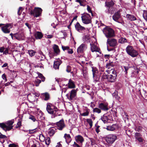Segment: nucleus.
<instances>
[{
	"instance_id": "obj_23",
	"label": "nucleus",
	"mask_w": 147,
	"mask_h": 147,
	"mask_svg": "<svg viewBox=\"0 0 147 147\" xmlns=\"http://www.w3.org/2000/svg\"><path fill=\"white\" fill-rule=\"evenodd\" d=\"M110 117L109 116L108 117L106 115V114H104L102 117H101V119L104 123L107 122L108 121H111V119L109 118Z\"/></svg>"
},
{
	"instance_id": "obj_36",
	"label": "nucleus",
	"mask_w": 147,
	"mask_h": 147,
	"mask_svg": "<svg viewBox=\"0 0 147 147\" xmlns=\"http://www.w3.org/2000/svg\"><path fill=\"white\" fill-rule=\"evenodd\" d=\"M28 53L29 55L32 57L35 55L36 52L33 50H30L28 51Z\"/></svg>"
},
{
	"instance_id": "obj_56",
	"label": "nucleus",
	"mask_w": 147,
	"mask_h": 147,
	"mask_svg": "<svg viewBox=\"0 0 147 147\" xmlns=\"http://www.w3.org/2000/svg\"><path fill=\"white\" fill-rule=\"evenodd\" d=\"M76 1L77 2L79 3L80 6L84 7L85 6V5H84L81 3V0H76Z\"/></svg>"
},
{
	"instance_id": "obj_64",
	"label": "nucleus",
	"mask_w": 147,
	"mask_h": 147,
	"mask_svg": "<svg viewBox=\"0 0 147 147\" xmlns=\"http://www.w3.org/2000/svg\"><path fill=\"white\" fill-rule=\"evenodd\" d=\"M62 146L61 145V144L60 142H58L57 145L55 147H60Z\"/></svg>"
},
{
	"instance_id": "obj_3",
	"label": "nucleus",
	"mask_w": 147,
	"mask_h": 147,
	"mask_svg": "<svg viewBox=\"0 0 147 147\" xmlns=\"http://www.w3.org/2000/svg\"><path fill=\"white\" fill-rule=\"evenodd\" d=\"M102 31L107 38L113 37L115 36L114 31L113 29L109 27L105 28L103 29Z\"/></svg>"
},
{
	"instance_id": "obj_47",
	"label": "nucleus",
	"mask_w": 147,
	"mask_h": 147,
	"mask_svg": "<svg viewBox=\"0 0 147 147\" xmlns=\"http://www.w3.org/2000/svg\"><path fill=\"white\" fill-rule=\"evenodd\" d=\"M82 145V144H80V145H79L75 142L74 144L72 145V146L73 147H81Z\"/></svg>"
},
{
	"instance_id": "obj_61",
	"label": "nucleus",
	"mask_w": 147,
	"mask_h": 147,
	"mask_svg": "<svg viewBox=\"0 0 147 147\" xmlns=\"http://www.w3.org/2000/svg\"><path fill=\"white\" fill-rule=\"evenodd\" d=\"M9 147H16V145L14 144H10L9 145Z\"/></svg>"
},
{
	"instance_id": "obj_10",
	"label": "nucleus",
	"mask_w": 147,
	"mask_h": 147,
	"mask_svg": "<svg viewBox=\"0 0 147 147\" xmlns=\"http://www.w3.org/2000/svg\"><path fill=\"white\" fill-rule=\"evenodd\" d=\"M98 107L101 110L107 111L108 110L110 107L108 106V104L107 102H102L98 105Z\"/></svg>"
},
{
	"instance_id": "obj_11",
	"label": "nucleus",
	"mask_w": 147,
	"mask_h": 147,
	"mask_svg": "<svg viewBox=\"0 0 147 147\" xmlns=\"http://www.w3.org/2000/svg\"><path fill=\"white\" fill-rule=\"evenodd\" d=\"M107 43L110 47H114L117 45V40L113 38L111 39L108 38L107 41Z\"/></svg>"
},
{
	"instance_id": "obj_9",
	"label": "nucleus",
	"mask_w": 147,
	"mask_h": 147,
	"mask_svg": "<svg viewBox=\"0 0 147 147\" xmlns=\"http://www.w3.org/2000/svg\"><path fill=\"white\" fill-rule=\"evenodd\" d=\"M77 90V89L76 90L73 89L71 91L69 94H66V96L67 97V98L70 100H73L76 97V96Z\"/></svg>"
},
{
	"instance_id": "obj_57",
	"label": "nucleus",
	"mask_w": 147,
	"mask_h": 147,
	"mask_svg": "<svg viewBox=\"0 0 147 147\" xmlns=\"http://www.w3.org/2000/svg\"><path fill=\"white\" fill-rule=\"evenodd\" d=\"M7 138V137L5 135H3L0 132V138L2 139H5Z\"/></svg>"
},
{
	"instance_id": "obj_48",
	"label": "nucleus",
	"mask_w": 147,
	"mask_h": 147,
	"mask_svg": "<svg viewBox=\"0 0 147 147\" xmlns=\"http://www.w3.org/2000/svg\"><path fill=\"white\" fill-rule=\"evenodd\" d=\"M113 96L115 97L118 100H119V97L118 96V94H117V93L114 92L113 94Z\"/></svg>"
},
{
	"instance_id": "obj_6",
	"label": "nucleus",
	"mask_w": 147,
	"mask_h": 147,
	"mask_svg": "<svg viewBox=\"0 0 147 147\" xmlns=\"http://www.w3.org/2000/svg\"><path fill=\"white\" fill-rule=\"evenodd\" d=\"M42 9L39 7H35L33 10H31L30 11V14L33 16L37 17L40 16L42 12Z\"/></svg>"
},
{
	"instance_id": "obj_19",
	"label": "nucleus",
	"mask_w": 147,
	"mask_h": 147,
	"mask_svg": "<svg viewBox=\"0 0 147 147\" xmlns=\"http://www.w3.org/2000/svg\"><path fill=\"white\" fill-rule=\"evenodd\" d=\"M75 139L77 142L79 143L82 144L83 142L84 141V139L83 137L81 135H78L75 137Z\"/></svg>"
},
{
	"instance_id": "obj_29",
	"label": "nucleus",
	"mask_w": 147,
	"mask_h": 147,
	"mask_svg": "<svg viewBox=\"0 0 147 147\" xmlns=\"http://www.w3.org/2000/svg\"><path fill=\"white\" fill-rule=\"evenodd\" d=\"M126 17L128 20L131 21L136 20V17L132 15L127 14L126 16Z\"/></svg>"
},
{
	"instance_id": "obj_8",
	"label": "nucleus",
	"mask_w": 147,
	"mask_h": 147,
	"mask_svg": "<svg viewBox=\"0 0 147 147\" xmlns=\"http://www.w3.org/2000/svg\"><path fill=\"white\" fill-rule=\"evenodd\" d=\"M117 138V136L116 135L110 134L106 136V140L108 143L112 144L115 141Z\"/></svg>"
},
{
	"instance_id": "obj_49",
	"label": "nucleus",
	"mask_w": 147,
	"mask_h": 147,
	"mask_svg": "<svg viewBox=\"0 0 147 147\" xmlns=\"http://www.w3.org/2000/svg\"><path fill=\"white\" fill-rule=\"evenodd\" d=\"M50 139L49 138H47L45 140V143L47 145H49L50 142Z\"/></svg>"
},
{
	"instance_id": "obj_58",
	"label": "nucleus",
	"mask_w": 147,
	"mask_h": 147,
	"mask_svg": "<svg viewBox=\"0 0 147 147\" xmlns=\"http://www.w3.org/2000/svg\"><path fill=\"white\" fill-rule=\"evenodd\" d=\"M2 78L3 79L5 80V82L7 81V79L6 75L5 74H3L2 75Z\"/></svg>"
},
{
	"instance_id": "obj_31",
	"label": "nucleus",
	"mask_w": 147,
	"mask_h": 147,
	"mask_svg": "<svg viewBox=\"0 0 147 147\" xmlns=\"http://www.w3.org/2000/svg\"><path fill=\"white\" fill-rule=\"evenodd\" d=\"M125 75H127V71L130 67L128 66H123L121 67Z\"/></svg>"
},
{
	"instance_id": "obj_33",
	"label": "nucleus",
	"mask_w": 147,
	"mask_h": 147,
	"mask_svg": "<svg viewBox=\"0 0 147 147\" xmlns=\"http://www.w3.org/2000/svg\"><path fill=\"white\" fill-rule=\"evenodd\" d=\"M42 95L45 97L44 100H48L50 99V95L48 93H43Z\"/></svg>"
},
{
	"instance_id": "obj_22",
	"label": "nucleus",
	"mask_w": 147,
	"mask_h": 147,
	"mask_svg": "<svg viewBox=\"0 0 147 147\" xmlns=\"http://www.w3.org/2000/svg\"><path fill=\"white\" fill-rule=\"evenodd\" d=\"M135 137L136 140L140 142H143L144 140L142 138V135L140 133L136 132L135 134Z\"/></svg>"
},
{
	"instance_id": "obj_37",
	"label": "nucleus",
	"mask_w": 147,
	"mask_h": 147,
	"mask_svg": "<svg viewBox=\"0 0 147 147\" xmlns=\"http://www.w3.org/2000/svg\"><path fill=\"white\" fill-rule=\"evenodd\" d=\"M93 111L94 113H100L101 112V109L98 108H95L93 109Z\"/></svg>"
},
{
	"instance_id": "obj_39",
	"label": "nucleus",
	"mask_w": 147,
	"mask_h": 147,
	"mask_svg": "<svg viewBox=\"0 0 147 147\" xmlns=\"http://www.w3.org/2000/svg\"><path fill=\"white\" fill-rule=\"evenodd\" d=\"M71 67L70 65H68L67 66L66 69V71L68 72H71V73L72 74H73V71L71 72Z\"/></svg>"
},
{
	"instance_id": "obj_62",
	"label": "nucleus",
	"mask_w": 147,
	"mask_h": 147,
	"mask_svg": "<svg viewBox=\"0 0 147 147\" xmlns=\"http://www.w3.org/2000/svg\"><path fill=\"white\" fill-rule=\"evenodd\" d=\"M54 109V111L57 112L58 111V109L57 108V107H55L53 105V110Z\"/></svg>"
},
{
	"instance_id": "obj_1",
	"label": "nucleus",
	"mask_w": 147,
	"mask_h": 147,
	"mask_svg": "<svg viewBox=\"0 0 147 147\" xmlns=\"http://www.w3.org/2000/svg\"><path fill=\"white\" fill-rule=\"evenodd\" d=\"M106 71L109 74L108 80L111 82H114L116 80L117 74V72L113 69L110 70H107Z\"/></svg>"
},
{
	"instance_id": "obj_27",
	"label": "nucleus",
	"mask_w": 147,
	"mask_h": 147,
	"mask_svg": "<svg viewBox=\"0 0 147 147\" xmlns=\"http://www.w3.org/2000/svg\"><path fill=\"white\" fill-rule=\"evenodd\" d=\"M61 63V61L60 59L55 61L53 65L54 68L55 69H59V66Z\"/></svg>"
},
{
	"instance_id": "obj_63",
	"label": "nucleus",
	"mask_w": 147,
	"mask_h": 147,
	"mask_svg": "<svg viewBox=\"0 0 147 147\" xmlns=\"http://www.w3.org/2000/svg\"><path fill=\"white\" fill-rule=\"evenodd\" d=\"M25 25L28 27L29 29H30L31 28V26L30 25H29V24L27 23H25Z\"/></svg>"
},
{
	"instance_id": "obj_24",
	"label": "nucleus",
	"mask_w": 147,
	"mask_h": 147,
	"mask_svg": "<svg viewBox=\"0 0 147 147\" xmlns=\"http://www.w3.org/2000/svg\"><path fill=\"white\" fill-rule=\"evenodd\" d=\"M56 131L55 127H53L49 128L48 130V134L50 136H53Z\"/></svg>"
},
{
	"instance_id": "obj_25",
	"label": "nucleus",
	"mask_w": 147,
	"mask_h": 147,
	"mask_svg": "<svg viewBox=\"0 0 147 147\" xmlns=\"http://www.w3.org/2000/svg\"><path fill=\"white\" fill-rule=\"evenodd\" d=\"M64 137L65 140L67 144H69L71 142V138L69 134H64Z\"/></svg>"
},
{
	"instance_id": "obj_42",
	"label": "nucleus",
	"mask_w": 147,
	"mask_h": 147,
	"mask_svg": "<svg viewBox=\"0 0 147 147\" xmlns=\"http://www.w3.org/2000/svg\"><path fill=\"white\" fill-rule=\"evenodd\" d=\"M113 63L112 62H111L107 63L106 65V67L109 69L110 67H113Z\"/></svg>"
},
{
	"instance_id": "obj_26",
	"label": "nucleus",
	"mask_w": 147,
	"mask_h": 147,
	"mask_svg": "<svg viewBox=\"0 0 147 147\" xmlns=\"http://www.w3.org/2000/svg\"><path fill=\"white\" fill-rule=\"evenodd\" d=\"M90 111V110L89 109L85 107L84 109V112L83 113H80V115L84 116H88L89 114Z\"/></svg>"
},
{
	"instance_id": "obj_21",
	"label": "nucleus",
	"mask_w": 147,
	"mask_h": 147,
	"mask_svg": "<svg viewBox=\"0 0 147 147\" xmlns=\"http://www.w3.org/2000/svg\"><path fill=\"white\" fill-rule=\"evenodd\" d=\"M118 126L117 124H113L111 125H109L107 126L105 128L109 131H113L117 129Z\"/></svg>"
},
{
	"instance_id": "obj_38",
	"label": "nucleus",
	"mask_w": 147,
	"mask_h": 147,
	"mask_svg": "<svg viewBox=\"0 0 147 147\" xmlns=\"http://www.w3.org/2000/svg\"><path fill=\"white\" fill-rule=\"evenodd\" d=\"M86 121L89 124L90 126V128L92 127V126L93 122L92 120L90 119H86Z\"/></svg>"
},
{
	"instance_id": "obj_28",
	"label": "nucleus",
	"mask_w": 147,
	"mask_h": 147,
	"mask_svg": "<svg viewBox=\"0 0 147 147\" xmlns=\"http://www.w3.org/2000/svg\"><path fill=\"white\" fill-rule=\"evenodd\" d=\"M34 36L36 38L38 39L41 38L43 36V35L41 32L38 31L35 33Z\"/></svg>"
},
{
	"instance_id": "obj_30",
	"label": "nucleus",
	"mask_w": 147,
	"mask_h": 147,
	"mask_svg": "<svg viewBox=\"0 0 147 147\" xmlns=\"http://www.w3.org/2000/svg\"><path fill=\"white\" fill-rule=\"evenodd\" d=\"M68 85L69 88H74L75 87V86L74 82L71 79L69 80V81Z\"/></svg>"
},
{
	"instance_id": "obj_59",
	"label": "nucleus",
	"mask_w": 147,
	"mask_h": 147,
	"mask_svg": "<svg viewBox=\"0 0 147 147\" xmlns=\"http://www.w3.org/2000/svg\"><path fill=\"white\" fill-rule=\"evenodd\" d=\"M9 51V49L8 48H6L3 52V54L6 55L8 54Z\"/></svg>"
},
{
	"instance_id": "obj_20",
	"label": "nucleus",
	"mask_w": 147,
	"mask_h": 147,
	"mask_svg": "<svg viewBox=\"0 0 147 147\" xmlns=\"http://www.w3.org/2000/svg\"><path fill=\"white\" fill-rule=\"evenodd\" d=\"M75 27L76 30L80 32L85 30V28L81 26L78 22L75 25Z\"/></svg>"
},
{
	"instance_id": "obj_54",
	"label": "nucleus",
	"mask_w": 147,
	"mask_h": 147,
	"mask_svg": "<svg viewBox=\"0 0 147 147\" xmlns=\"http://www.w3.org/2000/svg\"><path fill=\"white\" fill-rule=\"evenodd\" d=\"M67 51V52L69 54H71L73 53V49H69V47L68 48Z\"/></svg>"
},
{
	"instance_id": "obj_53",
	"label": "nucleus",
	"mask_w": 147,
	"mask_h": 147,
	"mask_svg": "<svg viewBox=\"0 0 147 147\" xmlns=\"http://www.w3.org/2000/svg\"><path fill=\"white\" fill-rule=\"evenodd\" d=\"M142 129V127L140 126L136 127L135 128V130L136 131L139 132Z\"/></svg>"
},
{
	"instance_id": "obj_18",
	"label": "nucleus",
	"mask_w": 147,
	"mask_h": 147,
	"mask_svg": "<svg viewBox=\"0 0 147 147\" xmlns=\"http://www.w3.org/2000/svg\"><path fill=\"white\" fill-rule=\"evenodd\" d=\"M90 45L91 51L92 52H97L100 54L101 52L100 49L96 45L91 44H90Z\"/></svg>"
},
{
	"instance_id": "obj_5",
	"label": "nucleus",
	"mask_w": 147,
	"mask_h": 147,
	"mask_svg": "<svg viewBox=\"0 0 147 147\" xmlns=\"http://www.w3.org/2000/svg\"><path fill=\"white\" fill-rule=\"evenodd\" d=\"M82 22L85 24H88L92 22V18L89 14L84 13L82 17Z\"/></svg>"
},
{
	"instance_id": "obj_15",
	"label": "nucleus",
	"mask_w": 147,
	"mask_h": 147,
	"mask_svg": "<svg viewBox=\"0 0 147 147\" xmlns=\"http://www.w3.org/2000/svg\"><path fill=\"white\" fill-rule=\"evenodd\" d=\"M105 3V5L108 7V10L105 11V12L108 14L110 13V12L109 10V9L110 7L114 5V3L112 0H107Z\"/></svg>"
},
{
	"instance_id": "obj_34",
	"label": "nucleus",
	"mask_w": 147,
	"mask_h": 147,
	"mask_svg": "<svg viewBox=\"0 0 147 147\" xmlns=\"http://www.w3.org/2000/svg\"><path fill=\"white\" fill-rule=\"evenodd\" d=\"M37 121L38 123H39V121H40L41 120L44 119L45 118L41 114L40 115L39 114L37 116Z\"/></svg>"
},
{
	"instance_id": "obj_12",
	"label": "nucleus",
	"mask_w": 147,
	"mask_h": 147,
	"mask_svg": "<svg viewBox=\"0 0 147 147\" xmlns=\"http://www.w3.org/2000/svg\"><path fill=\"white\" fill-rule=\"evenodd\" d=\"M87 48L86 45L83 43L77 49V52L78 54L82 53L84 51L86 50Z\"/></svg>"
},
{
	"instance_id": "obj_44",
	"label": "nucleus",
	"mask_w": 147,
	"mask_h": 147,
	"mask_svg": "<svg viewBox=\"0 0 147 147\" xmlns=\"http://www.w3.org/2000/svg\"><path fill=\"white\" fill-rule=\"evenodd\" d=\"M38 77L42 80V82H44L45 81V78L41 74H39L38 75Z\"/></svg>"
},
{
	"instance_id": "obj_43",
	"label": "nucleus",
	"mask_w": 147,
	"mask_h": 147,
	"mask_svg": "<svg viewBox=\"0 0 147 147\" xmlns=\"http://www.w3.org/2000/svg\"><path fill=\"white\" fill-rule=\"evenodd\" d=\"M109 76V74L108 73L107 74L105 73H104L102 76V78L104 79H107L108 80V78Z\"/></svg>"
},
{
	"instance_id": "obj_35",
	"label": "nucleus",
	"mask_w": 147,
	"mask_h": 147,
	"mask_svg": "<svg viewBox=\"0 0 147 147\" xmlns=\"http://www.w3.org/2000/svg\"><path fill=\"white\" fill-rule=\"evenodd\" d=\"M41 81L38 79H36L35 80L34 84V85L36 86H39V84L41 83Z\"/></svg>"
},
{
	"instance_id": "obj_4",
	"label": "nucleus",
	"mask_w": 147,
	"mask_h": 147,
	"mask_svg": "<svg viewBox=\"0 0 147 147\" xmlns=\"http://www.w3.org/2000/svg\"><path fill=\"white\" fill-rule=\"evenodd\" d=\"M127 53L132 57H136L138 55V52L131 46H128L126 49Z\"/></svg>"
},
{
	"instance_id": "obj_17",
	"label": "nucleus",
	"mask_w": 147,
	"mask_h": 147,
	"mask_svg": "<svg viewBox=\"0 0 147 147\" xmlns=\"http://www.w3.org/2000/svg\"><path fill=\"white\" fill-rule=\"evenodd\" d=\"M121 17V14L119 11L115 13L112 17L114 21L119 23L121 22L119 21V20L120 18Z\"/></svg>"
},
{
	"instance_id": "obj_40",
	"label": "nucleus",
	"mask_w": 147,
	"mask_h": 147,
	"mask_svg": "<svg viewBox=\"0 0 147 147\" xmlns=\"http://www.w3.org/2000/svg\"><path fill=\"white\" fill-rule=\"evenodd\" d=\"M29 119L32 121L34 122L36 121H37V120L35 118V117L32 115H30L29 117Z\"/></svg>"
},
{
	"instance_id": "obj_41",
	"label": "nucleus",
	"mask_w": 147,
	"mask_h": 147,
	"mask_svg": "<svg viewBox=\"0 0 147 147\" xmlns=\"http://www.w3.org/2000/svg\"><path fill=\"white\" fill-rule=\"evenodd\" d=\"M88 13H90L91 14L92 16H94V15L92 11L91 10L90 7L88 5H87V9Z\"/></svg>"
},
{
	"instance_id": "obj_13",
	"label": "nucleus",
	"mask_w": 147,
	"mask_h": 147,
	"mask_svg": "<svg viewBox=\"0 0 147 147\" xmlns=\"http://www.w3.org/2000/svg\"><path fill=\"white\" fill-rule=\"evenodd\" d=\"M53 48L54 53H52V52L50 51L49 53L52 56H56L59 54L60 52L59 47L57 45H54L53 47Z\"/></svg>"
},
{
	"instance_id": "obj_14",
	"label": "nucleus",
	"mask_w": 147,
	"mask_h": 147,
	"mask_svg": "<svg viewBox=\"0 0 147 147\" xmlns=\"http://www.w3.org/2000/svg\"><path fill=\"white\" fill-rule=\"evenodd\" d=\"M57 129L60 130H62L65 127V125L63 119L61 120L57 123Z\"/></svg>"
},
{
	"instance_id": "obj_52",
	"label": "nucleus",
	"mask_w": 147,
	"mask_h": 147,
	"mask_svg": "<svg viewBox=\"0 0 147 147\" xmlns=\"http://www.w3.org/2000/svg\"><path fill=\"white\" fill-rule=\"evenodd\" d=\"M95 125L96 126V128H95L96 131L97 133H98L100 131L99 130V128L100 126L98 125H96V124Z\"/></svg>"
},
{
	"instance_id": "obj_55",
	"label": "nucleus",
	"mask_w": 147,
	"mask_h": 147,
	"mask_svg": "<svg viewBox=\"0 0 147 147\" xmlns=\"http://www.w3.org/2000/svg\"><path fill=\"white\" fill-rule=\"evenodd\" d=\"M69 48V47L68 46H62V49L64 51H65V50L67 51Z\"/></svg>"
},
{
	"instance_id": "obj_32",
	"label": "nucleus",
	"mask_w": 147,
	"mask_h": 147,
	"mask_svg": "<svg viewBox=\"0 0 147 147\" xmlns=\"http://www.w3.org/2000/svg\"><path fill=\"white\" fill-rule=\"evenodd\" d=\"M118 42L119 43L123 44L127 42V40L125 38L121 37L119 39Z\"/></svg>"
},
{
	"instance_id": "obj_45",
	"label": "nucleus",
	"mask_w": 147,
	"mask_h": 147,
	"mask_svg": "<svg viewBox=\"0 0 147 147\" xmlns=\"http://www.w3.org/2000/svg\"><path fill=\"white\" fill-rule=\"evenodd\" d=\"M38 130V129L37 128L29 130V132L30 134H32L36 132Z\"/></svg>"
},
{
	"instance_id": "obj_7",
	"label": "nucleus",
	"mask_w": 147,
	"mask_h": 147,
	"mask_svg": "<svg viewBox=\"0 0 147 147\" xmlns=\"http://www.w3.org/2000/svg\"><path fill=\"white\" fill-rule=\"evenodd\" d=\"M12 24H6L1 27V30L5 34L9 33L10 32V29L13 27Z\"/></svg>"
},
{
	"instance_id": "obj_50",
	"label": "nucleus",
	"mask_w": 147,
	"mask_h": 147,
	"mask_svg": "<svg viewBox=\"0 0 147 147\" xmlns=\"http://www.w3.org/2000/svg\"><path fill=\"white\" fill-rule=\"evenodd\" d=\"M92 74L93 77L96 75V74L97 73V71L96 70V69H94L93 68H92Z\"/></svg>"
},
{
	"instance_id": "obj_2",
	"label": "nucleus",
	"mask_w": 147,
	"mask_h": 147,
	"mask_svg": "<svg viewBox=\"0 0 147 147\" xmlns=\"http://www.w3.org/2000/svg\"><path fill=\"white\" fill-rule=\"evenodd\" d=\"M13 123V120L8 121L6 122V124L4 123L0 124V127L6 131H9L12 129L13 127L12 125Z\"/></svg>"
},
{
	"instance_id": "obj_16",
	"label": "nucleus",
	"mask_w": 147,
	"mask_h": 147,
	"mask_svg": "<svg viewBox=\"0 0 147 147\" xmlns=\"http://www.w3.org/2000/svg\"><path fill=\"white\" fill-rule=\"evenodd\" d=\"M53 105L50 103L47 104L46 109L49 113L53 114L54 113V111L53 110Z\"/></svg>"
},
{
	"instance_id": "obj_51",
	"label": "nucleus",
	"mask_w": 147,
	"mask_h": 147,
	"mask_svg": "<svg viewBox=\"0 0 147 147\" xmlns=\"http://www.w3.org/2000/svg\"><path fill=\"white\" fill-rule=\"evenodd\" d=\"M94 79L96 81H98L99 80L100 78V76H97L96 75L93 77Z\"/></svg>"
},
{
	"instance_id": "obj_46",
	"label": "nucleus",
	"mask_w": 147,
	"mask_h": 147,
	"mask_svg": "<svg viewBox=\"0 0 147 147\" xmlns=\"http://www.w3.org/2000/svg\"><path fill=\"white\" fill-rule=\"evenodd\" d=\"M143 17L144 19L147 21V11L144 12L143 14Z\"/></svg>"
},
{
	"instance_id": "obj_60",
	"label": "nucleus",
	"mask_w": 147,
	"mask_h": 147,
	"mask_svg": "<svg viewBox=\"0 0 147 147\" xmlns=\"http://www.w3.org/2000/svg\"><path fill=\"white\" fill-rule=\"evenodd\" d=\"M61 32L62 33L63 35H64V37H63V38H64V37H66L67 35V34L66 32L64 31H61Z\"/></svg>"
}]
</instances>
